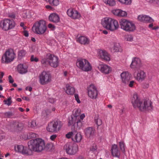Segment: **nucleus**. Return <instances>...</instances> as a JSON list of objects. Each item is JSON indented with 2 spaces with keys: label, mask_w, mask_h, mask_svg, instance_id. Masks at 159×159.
<instances>
[{
  "label": "nucleus",
  "mask_w": 159,
  "mask_h": 159,
  "mask_svg": "<svg viewBox=\"0 0 159 159\" xmlns=\"http://www.w3.org/2000/svg\"><path fill=\"white\" fill-rule=\"evenodd\" d=\"M131 101L134 108L138 107L142 111H148L153 110V107L150 101H144L143 102L138 98L137 93H134L131 98Z\"/></svg>",
  "instance_id": "f257e3e1"
},
{
  "label": "nucleus",
  "mask_w": 159,
  "mask_h": 159,
  "mask_svg": "<svg viewBox=\"0 0 159 159\" xmlns=\"http://www.w3.org/2000/svg\"><path fill=\"white\" fill-rule=\"evenodd\" d=\"M101 23L104 28L111 32L117 30L119 28L117 20L109 17L102 18L101 20Z\"/></svg>",
  "instance_id": "f03ea898"
},
{
  "label": "nucleus",
  "mask_w": 159,
  "mask_h": 159,
  "mask_svg": "<svg viewBox=\"0 0 159 159\" xmlns=\"http://www.w3.org/2000/svg\"><path fill=\"white\" fill-rule=\"evenodd\" d=\"M28 146L29 149L32 152L33 151L41 152L45 148V147L44 141L40 138L30 140L28 142Z\"/></svg>",
  "instance_id": "7ed1b4c3"
},
{
  "label": "nucleus",
  "mask_w": 159,
  "mask_h": 159,
  "mask_svg": "<svg viewBox=\"0 0 159 159\" xmlns=\"http://www.w3.org/2000/svg\"><path fill=\"white\" fill-rule=\"evenodd\" d=\"M41 62L43 65L48 63L51 66L56 68L59 65V58L54 55L48 53L46 57L42 58Z\"/></svg>",
  "instance_id": "20e7f679"
},
{
  "label": "nucleus",
  "mask_w": 159,
  "mask_h": 159,
  "mask_svg": "<svg viewBox=\"0 0 159 159\" xmlns=\"http://www.w3.org/2000/svg\"><path fill=\"white\" fill-rule=\"evenodd\" d=\"M32 29L33 31L37 34H43L47 30L45 21L40 20L36 21L33 25Z\"/></svg>",
  "instance_id": "39448f33"
},
{
  "label": "nucleus",
  "mask_w": 159,
  "mask_h": 159,
  "mask_svg": "<svg viewBox=\"0 0 159 159\" xmlns=\"http://www.w3.org/2000/svg\"><path fill=\"white\" fill-rule=\"evenodd\" d=\"M120 23L121 28L126 31L133 32L136 29L134 24L132 21L127 19H121Z\"/></svg>",
  "instance_id": "423d86ee"
},
{
  "label": "nucleus",
  "mask_w": 159,
  "mask_h": 159,
  "mask_svg": "<svg viewBox=\"0 0 159 159\" xmlns=\"http://www.w3.org/2000/svg\"><path fill=\"white\" fill-rule=\"evenodd\" d=\"M16 25L13 20L6 18L0 21V28L4 31H7L14 28Z\"/></svg>",
  "instance_id": "0eeeda50"
},
{
  "label": "nucleus",
  "mask_w": 159,
  "mask_h": 159,
  "mask_svg": "<svg viewBox=\"0 0 159 159\" xmlns=\"http://www.w3.org/2000/svg\"><path fill=\"white\" fill-rule=\"evenodd\" d=\"M64 149L68 155H74L78 152V147L77 144L72 142H69L65 144Z\"/></svg>",
  "instance_id": "6e6552de"
},
{
  "label": "nucleus",
  "mask_w": 159,
  "mask_h": 159,
  "mask_svg": "<svg viewBox=\"0 0 159 159\" xmlns=\"http://www.w3.org/2000/svg\"><path fill=\"white\" fill-rule=\"evenodd\" d=\"M16 57L13 50L10 49L7 50L2 57L1 61L2 63H9L12 61Z\"/></svg>",
  "instance_id": "1a4fd4ad"
},
{
  "label": "nucleus",
  "mask_w": 159,
  "mask_h": 159,
  "mask_svg": "<svg viewBox=\"0 0 159 159\" xmlns=\"http://www.w3.org/2000/svg\"><path fill=\"white\" fill-rule=\"evenodd\" d=\"M39 78V83L42 85L50 83L52 79L51 75L49 72L46 71H43L40 74Z\"/></svg>",
  "instance_id": "9d476101"
},
{
  "label": "nucleus",
  "mask_w": 159,
  "mask_h": 159,
  "mask_svg": "<svg viewBox=\"0 0 159 159\" xmlns=\"http://www.w3.org/2000/svg\"><path fill=\"white\" fill-rule=\"evenodd\" d=\"M77 66L80 69L85 71H89L92 69V66L88 61L84 59H79L77 60Z\"/></svg>",
  "instance_id": "9b49d317"
},
{
  "label": "nucleus",
  "mask_w": 159,
  "mask_h": 159,
  "mask_svg": "<svg viewBox=\"0 0 159 159\" xmlns=\"http://www.w3.org/2000/svg\"><path fill=\"white\" fill-rule=\"evenodd\" d=\"M14 150L16 152L26 156H30L32 154L31 151L22 145H16L14 146Z\"/></svg>",
  "instance_id": "f8f14e48"
},
{
  "label": "nucleus",
  "mask_w": 159,
  "mask_h": 159,
  "mask_svg": "<svg viewBox=\"0 0 159 159\" xmlns=\"http://www.w3.org/2000/svg\"><path fill=\"white\" fill-rule=\"evenodd\" d=\"M88 96L90 98L96 99L98 97V91L96 87L93 84H91L87 88Z\"/></svg>",
  "instance_id": "ddd939ff"
},
{
  "label": "nucleus",
  "mask_w": 159,
  "mask_h": 159,
  "mask_svg": "<svg viewBox=\"0 0 159 159\" xmlns=\"http://www.w3.org/2000/svg\"><path fill=\"white\" fill-rule=\"evenodd\" d=\"M66 137L68 139H71L74 142L78 143L81 140L82 136L80 133L73 131L69 132L66 134Z\"/></svg>",
  "instance_id": "4468645a"
},
{
  "label": "nucleus",
  "mask_w": 159,
  "mask_h": 159,
  "mask_svg": "<svg viewBox=\"0 0 159 159\" xmlns=\"http://www.w3.org/2000/svg\"><path fill=\"white\" fill-rule=\"evenodd\" d=\"M98 68L102 73L106 75L108 74L112 71L111 67L104 63L100 64L98 66Z\"/></svg>",
  "instance_id": "2eb2a0df"
},
{
  "label": "nucleus",
  "mask_w": 159,
  "mask_h": 159,
  "mask_svg": "<svg viewBox=\"0 0 159 159\" xmlns=\"http://www.w3.org/2000/svg\"><path fill=\"white\" fill-rule=\"evenodd\" d=\"M68 16L74 19H79L81 17L80 13L75 9L70 8L66 11Z\"/></svg>",
  "instance_id": "dca6fc26"
},
{
  "label": "nucleus",
  "mask_w": 159,
  "mask_h": 159,
  "mask_svg": "<svg viewBox=\"0 0 159 159\" xmlns=\"http://www.w3.org/2000/svg\"><path fill=\"white\" fill-rule=\"evenodd\" d=\"M98 55V57L102 60L106 61H109L110 60V55L105 50H99Z\"/></svg>",
  "instance_id": "f3484780"
},
{
  "label": "nucleus",
  "mask_w": 159,
  "mask_h": 159,
  "mask_svg": "<svg viewBox=\"0 0 159 159\" xmlns=\"http://www.w3.org/2000/svg\"><path fill=\"white\" fill-rule=\"evenodd\" d=\"M134 78L138 82H142L146 78V73L143 70H139L136 74L134 75Z\"/></svg>",
  "instance_id": "a211bd4d"
},
{
  "label": "nucleus",
  "mask_w": 159,
  "mask_h": 159,
  "mask_svg": "<svg viewBox=\"0 0 159 159\" xmlns=\"http://www.w3.org/2000/svg\"><path fill=\"white\" fill-rule=\"evenodd\" d=\"M142 66L140 59L137 57H134L132 59V62L130 66L132 69L139 68Z\"/></svg>",
  "instance_id": "6ab92c4d"
},
{
  "label": "nucleus",
  "mask_w": 159,
  "mask_h": 159,
  "mask_svg": "<svg viewBox=\"0 0 159 159\" xmlns=\"http://www.w3.org/2000/svg\"><path fill=\"white\" fill-rule=\"evenodd\" d=\"M138 20L140 22L145 23H152L154 20L150 16L145 15H140L137 17Z\"/></svg>",
  "instance_id": "aec40b11"
},
{
  "label": "nucleus",
  "mask_w": 159,
  "mask_h": 159,
  "mask_svg": "<svg viewBox=\"0 0 159 159\" xmlns=\"http://www.w3.org/2000/svg\"><path fill=\"white\" fill-rule=\"evenodd\" d=\"M111 12L115 16L119 17H125L127 15L126 11L120 9H114L112 10Z\"/></svg>",
  "instance_id": "412c9836"
},
{
  "label": "nucleus",
  "mask_w": 159,
  "mask_h": 159,
  "mask_svg": "<svg viewBox=\"0 0 159 159\" xmlns=\"http://www.w3.org/2000/svg\"><path fill=\"white\" fill-rule=\"evenodd\" d=\"M121 79L123 83L126 84L130 79V75L127 71H124L120 74Z\"/></svg>",
  "instance_id": "4be33fe9"
},
{
  "label": "nucleus",
  "mask_w": 159,
  "mask_h": 159,
  "mask_svg": "<svg viewBox=\"0 0 159 159\" xmlns=\"http://www.w3.org/2000/svg\"><path fill=\"white\" fill-rule=\"evenodd\" d=\"M77 41L81 44L87 45L90 43L89 39L86 36H81L77 39Z\"/></svg>",
  "instance_id": "5701e85b"
},
{
  "label": "nucleus",
  "mask_w": 159,
  "mask_h": 159,
  "mask_svg": "<svg viewBox=\"0 0 159 159\" xmlns=\"http://www.w3.org/2000/svg\"><path fill=\"white\" fill-rule=\"evenodd\" d=\"M64 90L65 93L68 95H72L75 92V89L74 87L67 84L66 85Z\"/></svg>",
  "instance_id": "b1692460"
},
{
  "label": "nucleus",
  "mask_w": 159,
  "mask_h": 159,
  "mask_svg": "<svg viewBox=\"0 0 159 159\" xmlns=\"http://www.w3.org/2000/svg\"><path fill=\"white\" fill-rule=\"evenodd\" d=\"M111 153L114 157H119L120 156V152L118 149L117 145L114 144L112 145L111 149Z\"/></svg>",
  "instance_id": "393cba45"
},
{
  "label": "nucleus",
  "mask_w": 159,
  "mask_h": 159,
  "mask_svg": "<svg viewBox=\"0 0 159 159\" xmlns=\"http://www.w3.org/2000/svg\"><path fill=\"white\" fill-rule=\"evenodd\" d=\"M84 132L86 136L88 138L93 137L95 134V130L91 127H88L86 128Z\"/></svg>",
  "instance_id": "a878e982"
},
{
  "label": "nucleus",
  "mask_w": 159,
  "mask_h": 159,
  "mask_svg": "<svg viewBox=\"0 0 159 159\" xmlns=\"http://www.w3.org/2000/svg\"><path fill=\"white\" fill-rule=\"evenodd\" d=\"M49 20L52 22L57 23L59 22L60 18L57 14L56 13H52L49 16Z\"/></svg>",
  "instance_id": "bb28decb"
},
{
  "label": "nucleus",
  "mask_w": 159,
  "mask_h": 159,
  "mask_svg": "<svg viewBox=\"0 0 159 159\" xmlns=\"http://www.w3.org/2000/svg\"><path fill=\"white\" fill-rule=\"evenodd\" d=\"M80 122H81V121L80 120L78 119L75 118V117L71 116V117L69 119L68 124L69 126H74L76 124L77 126H79V124H80Z\"/></svg>",
  "instance_id": "cd10ccee"
},
{
  "label": "nucleus",
  "mask_w": 159,
  "mask_h": 159,
  "mask_svg": "<svg viewBox=\"0 0 159 159\" xmlns=\"http://www.w3.org/2000/svg\"><path fill=\"white\" fill-rule=\"evenodd\" d=\"M17 70L18 72L21 74H25L27 71V67L23 64H20L18 65Z\"/></svg>",
  "instance_id": "c85d7f7f"
},
{
  "label": "nucleus",
  "mask_w": 159,
  "mask_h": 159,
  "mask_svg": "<svg viewBox=\"0 0 159 159\" xmlns=\"http://www.w3.org/2000/svg\"><path fill=\"white\" fill-rule=\"evenodd\" d=\"M53 123L56 132L57 133L61 129L62 124L60 121L58 120L53 121Z\"/></svg>",
  "instance_id": "c756f323"
},
{
  "label": "nucleus",
  "mask_w": 159,
  "mask_h": 159,
  "mask_svg": "<svg viewBox=\"0 0 159 159\" xmlns=\"http://www.w3.org/2000/svg\"><path fill=\"white\" fill-rule=\"evenodd\" d=\"M113 46L111 47V50L114 52H117L120 51L121 50L120 44L118 43H112Z\"/></svg>",
  "instance_id": "7c9ffc66"
},
{
  "label": "nucleus",
  "mask_w": 159,
  "mask_h": 159,
  "mask_svg": "<svg viewBox=\"0 0 159 159\" xmlns=\"http://www.w3.org/2000/svg\"><path fill=\"white\" fill-rule=\"evenodd\" d=\"M21 16L24 19L29 18L31 17V12L29 10L23 11L21 13Z\"/></svg>",
  "instance_id": "2f4dec72"
},
{
  "label": "nucleus",
  "mask_w": 159,
  "mask_h": 159,
  "mask_svg": "<svg viewBox=\"0 0 159 159\" xmlns=\"http://www.w3.org/2000/svg\"><path fill=\"white\" fill-rule=\"evenodd\" d=\"M47 130L50 132L56 133L53 121L50 123L47 127Z\"/></svg>",
  "instance_id": "473e14b6"
},
{
  "label": "nucleus",
  "mask_w": 159,
  "mask_h": 159,
  "mask_svg": "<svg viewBox=\"0 0 159 159\" xmlns=\"http://www.w3.org/2000/svg\"><path fill=\"white\" fill-rule=\"evenodd\" d=\"M102 1L106 5L110 7L114 6L116 4L115 0H102Z\"/></svg>",
  "instance_id": "72a5a7b5"
},
{
  "label": "nucleus",
  "mask_w": 159,
  "mask_h": 159,
  "mask_svg": "<svg viewBox=\"0 0 159 159\" xmlns=\"http://www.w3.org/2000/svg\"><path fill=\"white\" fill-rule=\"evenodd\" d=\"M80 111L81 110L80 109H75L73 111V114L71 116L75 117V118L78 119H79V115H80Z\"/></svg>",
  "instance_id": "f704fd0d"
},
{
  "label": "nucleus",
  "mask_w": 159,
  "mask_h": 159,
  "mask_svg": "<svg viewBox=\"0 0 159 159\" xmlns=\"http://www.w3.org/2000/svg\"><path fill=\"white\" fill-rule=\"evenodd\" d=\"M119 146L121 150L123 152H125V144L124 142L123 141L119 142Z\"/></svg>",
  "instance_id": "c9c22d12"
},
{
  "label": "nucleus",
  "mask_w": 159,
  "mask_h": 159,
  "mask_svg": "<svg viewBox=\"0 0 159 159\" xmlns=\"http://www.w3.org/2000/svg\"><path fill=\"white\" fill-rule=\"evenodd\" d=\"M94 120L98 126H100L102 124V120L98 116H97L95 117Z\"/></svg>",
  "instance_id": "e433bc0d"
},
{
  "label": "nucleus",
  "mask_w": 159,
  "mask_h": 159,
  "mask_svg": "<svg viewBox=\"0 0 159 159\" xmlns=\"http://www.w3.org/2000/svg\"><path fill=\"white\" fill-rule=\"evenodd\" d=\"M122 4L129 5L131 4L132 0H117Z\"/></svg>",
  "instance_id": "4c0bfd02"
},
{
  "label": "nucleus",
  "mask_w": 159,
  "mask_h": 159,
  "mask_svg": "<svg viewBox=\"0 0 159 159\" xmlns=\"http://www.w3.org/2000/svg\"><path fill=\"white\" fill-rule=\"evenodd\" d=\"M26 53V52L24 50L22 49L19 51L18 55L19 57H22L25 56Z\"/></svg>",
  "instance_id": "58836bf2"
},
{
  "label": "nucleus",
  "mask_w": 159,
  "mask_h": 159,
  "mask_svg": "<svg viewBox=\"0 0 159 159\" xmlns=\"http://www.w3.org/2000/svg\"><path fill=\"white\" fill-rule=\"evenodd\" d=\"M11 97H9L7 100H4L3 101V102L4 103V104L7 105L8 106H10L11 102Z\"/></svg>",
  "instance_id": "ea45409f"
},
{
  "label": "nucleus",
  "mask_w": 159,
  "mask_h": 159,
  "mask_svg": "<svg viewBox=\"0 0 159 159\" xmlns=\"http://www.w3.org/2000/svg\"><path fill=\"white\" fill-rule=\"evenodd\" d=\"M133 39V36L131 34L127 35L125 37V39L128 41L132 42Z\"/></svg>",
  "instance_id": "a19ab883"
},
{
  "label": "nucleus",
  "mask_w": 159,
  "mask_h": 159,
  "mask_svg": "<svg viewBox=\"0 0 159 159\" xmlns=\"http://www.w3.org/2000/svg\"><path fill=\"white\" fill-rule=\"evenodd\" d=\"M30 126L33 128H35L37 126L36 121L35 120H33L29 124Z\"/></svg>",
  "instance_id": "79ce46f5"
},
{
  "label": "nucleus",
  "mask_w": 159,
  "mask_h": 159,
  "mask_svg": "<svg viewBox=\"0 0 159 159\" xmlns=\"http://www.w3.org/2000/svg\"><path fill=\"white\" fill-rule=\"evenodd\" d=\"M152 22L149 25L148 27L150 29L152 30H156L159 28V27L157 26L153 27V25L152 23Z\"/></svg>",
  "instance_id": "37998d69"
},
{
  "label": "nucleus",
  "mask_w": 159,
  "mask_h": 159,
  "mask_svg": "<svg viewBox=\"0 0 159 159\" xmlns=\"http://www.w3.org/2000/svg\"><path fill=\"white\" fill-rule=\"evenodd\" d=\"M97 145L95 144H93L91 146L90 148V151L93 152H96L97 151Z\"/></svg>",
  "instance_id": "c03bdc74"
},
{
  "label": "nucleus",
  "mask_w": 159,
  "mask_h": 159,
  "mask_svg": "<svg viewBox=\"0 0 159 159\" xmlns=\"http://www.w3.org/2000/svg\"><path fill=\"white\" fill-rule=\"evenodd\" d=\"M85 115L84 113H82L80 115H79V120H80L81 121V122H80V124H79V126H80L82 124V121L83 119L85 117Z\"/></svg>",
  "instance_id": "a18cd8bd"
},
{
  "label": "nucleus",
  "mask_w": 159,
  "mask_h": 159,
  "mask_svg": "<svg viewBox=\"0 0 159 159\" xmlns=\"http://www.w3.org/2000/svg\"><path fill=\"white\" fill-rule=\"evenodd\" d=\"M74 97L75 100L76 101L77 103L79 104L81 102L79 97L78 94L75 93L74 94Z\"/></svg>",
  "instance_id": "49530a36"
},
{
  "label": "nucleus",
  "mask_w": 159,
  "mask_h": 159,
  "mask_svg": "<svg viewBox=\"0 0 159 159\" xmlns=\"http://www.w3.org/2000/svg\"><path fill=\"white\" fill-rule=\"evenodd\" d=\"M47 147L50 150H52L54 149V146L52 143L48 144Z\"/></svg>",
  "instance_id": "de8ad7c7"
},
{
  "label": "nucleus",
  "mask_w": 159,
  "mask_h": 159,
  "mask_svg": "<svg viewBox=\"0 0 159 159\" xmlns=\"http://www.w3.org/2000/svg\"><path fill=\"white\" fill-rule=\"evenodd\" d=\"M31 61H34L35 62H38L39 61L38 58L36 57H34L33 55L31 56L30 58Z\"/></svg>",
  "instance_id": "09e8293b"
},
{
  "label": "nucleus",
  "mask_w": 159,
  "mask_h": 159,
  "mask_svg": "<svg viewBox=\"0 0 159 159\" xmlns=\"http://www.w3.org/2000/svg\"><path fill=\"white\" fill-rule=\"evenodd\" d=\"M29 137L30 138H34L37 137V134L34 133H31L29 134Z\"/></svg>",
  "instance_id": "8fccbe9b"
},
{
  "label": "nucleus",
  "mask_w": 159,
  "mask_h": 159,
  "mask_svg": "<svg viewBox=\"0 0 159 159\" xmlns=\"http://www.w3.org/2000/svg\"><path fill=\"white\" fill-rule=\"evenodd\" d=\"M149 2L151 3L156 4L159 6V0H149Z\"/></svg>",
  "instance_id": "3c124183"
},
{
  "label": "nucleus",
  "mask_w": 159,
  "mask_h": 159,
  "mask_svg": "<svg viewBox=\"0 0 159 159\" xmlns=\"http://www.w3.org/2000/svg\"><path fill=\"white\" fill-rule=\"evenodd\" d=\"M142 86L144 89H147L149 87V84L148 83L146 82L143 83L142 84Z\"/></svg>",
  "instance_id": "603ef678"
},
{
  "label": "nucleus",
  "mask_w": 159,
  "mask_h": 159,
  "mask_svg": "<svg viewBox=\"0 0 159 159\" xmlns=\"http://www.w3.org/2000/svg\"><path fill=\"white\" fill-rule=\"evenodd\" d=\"M57 137V135L56 134H53L50 137V139L52 141H54Z\"/></svg>",
  "instance_id": "864d4df0"
},
{
  "label": "nucleus",
  "mask_w": 159,
  "mask_h": 159,
  "mask_svg": "<svg viewBox=\"0 0 159 159\" xmlns=\"http://www.w3.org/2000/svg\"><path fill=\"white\" fill-rule=\"evenodd\" d=\"M55 110V108L54 107H53L52 108L51 111L47 110L46 111H45L44 112H46L47 115H48L52 111H54Z\"/></svg>",
  "instance_id": "5fc2aeb1"
},
{
  "label": "nucleus",
  "mask_w": 159,
  "mask_h": 159,
  "mask_svg": "<svg viewBox=\"0 0 159 159\" xmlns=\"http://www.w3.org/2000/svg\"><path fill=\"white\" fill-rule=\"evenodd\" d=\"M135 83V82L134 80H132L130 81L128 84L129 87L131 88L133 87Z\"/></svg>",
  "instance_id": "6e6d98bb"
},
{
  "label": "nucleus",
  "mask_w": 159,
  "mask_h": 159,
  "mask_svg": "<svg viewBox=\"0 0 159 159\" xmlns=\"http://www.w3.org/2000/svg\"><path fill=\"white\" fill-rule=\"evenodd\" d=\"M48 28L53 30L55 28V26L52 24H49L48 25Z\"/></svg>",
  "instance_id": "4d7b16f0"
},
{
  "label": "nucleus",
  "mask_w": 159,
  "mask_h": 159,
  "mask_svg": "<svg viewBox=\"0 0 159 159\" xmlns=\"http://www.w3.org/2000/svg\"><path fill=\"white\" fill-rule=\"evenodd\" d=\"M8 80H9V82L11 83H12L14 82V80L11 75L9 76Z\"/></svg>",
  "instance_id": "13d9d810"
},
{
  "label": "nucleus",
  "mask_w": 159,
  "mask_h": 159,
  "mask_svg": "<svg viewBox=\"0 0 159 159\" xmlns=\"http://www.w3.org/2000/svg\"><path fill=\"white\" fill-rule=\"evenodd\" d=\"M23 34L26 37H27L29 36V33L28 31L26 30L24 31L23 32Z\"/></svg>",
  "instance_id": "bf43d9fd"
},
{
  "label": "nucleus",
  "mask_w": 159,
  "mask_h": 159,
  "mask_svg": "<svg viewBox=\"0 0 159 159\" xmlns=\"http://www.w3.org/2000/svg\"><path fill=\"white\" fill-rule=\"evenodd\" d=\"M25 89L26 90H29V91H31L32 90V88L31 87H27Z\"/></svg>",
  "instance_id": "052dcab7"
},
{
  "label": "nucleus",
  "mask_w": 159,
  "mask_h": 159,
  "mask_svg": "<svg viewBox=\"0 0 159 159\" xmlns=\"http://www.w3.org/2000/svg\"><path fill=\"white\" fill-rule=\"evenodd\" d=\"M5 115L9 117L11 115V113L10 112H7L5 113Z\"/></svg>",
  "instance_id": "680f3d73"
},
{
  "label": "nucleus",
  "mask_w": 159,
  "mask_h": 159,
  "mask_svg": "<svg viewBox=\"0 0 159 159\" xmlns=\"http://www.w3.org/2000/svg\"><path fill=\"white\" fill-rule=\"evenodd\" d=\"M45 7L46 9L51 10L52 9V7L50 5H46L45 6Z\"/></svg>",
  "instance_id": "e2e57ef3"
},
{
  "label": "nucleus",
  "mask_w": 159,
  "mask_h": 159,
  "mask_svg": "<svg viewBox=\"0 0 159 159\" xmlns=\"http://www.w3.org/2000/svg\"><path fill=\"white\" fill-rule=\"evenodd\" d=\"M68 73L66 71H65L63 72V75L65 77H67L68 76Z\"/></svg>",
  "instance_id": "0e129e2a"
},
{
  "label": "nucleus",
  "mask_w": 159,
  "mask_h": 159,
  "mask_svg": "<svg viewBox=\"0 0 159 159\" xmlns=\"http://www.w3.org/2000/svg\"><path fill=\"white\" fill-rule=\"evenodd\" d=\"M22 99L24 100L27 101H29L30 99L29 98H28L26 97H24L22 98Z\"/></svg>",
  "instance_id": "69168bd1"
},
{
  "label": "nucleus",
  "mask_w": 159,
  "mask_h": 159,
  "mask_svg": "<svg viewBox=\"0 0 159 159\" xmlns=\"http://www.w3.org/2000/svg\"><path fill=\"white\" fill-rule=\"evenodd\" d=\"M4 75V73L3 72H2L0 74V79H2Z\"/></svg>",
  "instance_id": "338daca9"
},
{
  "label": "nucleus",
  "mask_w": 159,
  "mask_h": 159,
  "mask_svg": "<svg viewBox=\"0 0 159 159\" xmlns=\"http://www.w3.org/2000/svg\"><path fill=\"white\" fill-rule=\"evenodd\" d=\"M102 33L105 34H108V31L106 30H104L102 31Z\"/></svg>",
  "instance_id": "774afa93"
}]
</instances>
